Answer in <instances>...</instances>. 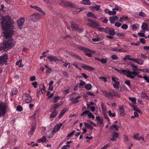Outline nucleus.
Listing matches in <instances>:
<instances>
[{"label": "nucleus", "mask_w": 149, "mask_h": 149, "mask_svg": "<svg viewBox=\"0 0 149 149\" xmlns=\"http://www.w3.org/2000/svg\"><path fill=\"white\" fill-rule=\"evenodd\" d=\"M98 123H99V125L101 126L102 127L104 126V123L103 122L102 120H100L99 121L97 122Z\"/></svg>", "instance_id": "0e129e2a"}, {"label": "nucleus", "mask_w": 149, "mask_h": 149, "mask_svg": "<svg viewBox=\"0 0 149 149\" xmlns=\"http://www.w3.org/2000/svg\"><path fill=\"white\" fill-rule=\"evenodd\" d=\"M129 20L128 17L125 16H122V23L124 22H127V21Z\"/></svg>", "instance_id": "473e14b6"}, {"label": "nucleus", "mask_w": 149, "mask_h": 149, "mask_svg": "<svg viewBox=\"0 0 149 149\" xmlns=\"http://www.w3.org/2000/svg\"><path fill=\"white\" fill-rule=\"evenodd\" d=\"M129 100L132 102V104H135L136 103V98L130 97L129 98Z\"/></svg>", "instance_id": "c85d7f7f"}, {"label": "nucleus", "mask_w": 149, "mask_h": 149, "mask_svg": "<svg viewBox=\"0 0 149 149\" xmlns=\"http://www.w3.org/2000/svg\"><path fill=\"white\" fill-rule=\"evenodd\" d=\"M8 106L6 103H0V118L4 117L7 112V109Z\"/></svg>", "instance_id": "7ed1b4c3"}, {"label": "nucleus", "mask_w": 149, "mask_h": 149, "mask_svg": "<svg viewBox=\"0 0 149 149\" xmlns=\"http://www.w3.org/2000/svg\"><path fill=\"white\" fill-rule=\"evenodd\" d=\"M81 3L85 5H90L91 4V2L89 0H82Z\"/></svg>", "instance_id": "a878e982"}, {"label": "nucleus", "mask_w": 149, "mask_h": 149, "mask_svg": "<svg viewBox=\"0 0 149 149\" xmlns=\"http://www.w3.org/2000/svg\"><path fill=\"white\" fill-rule=\"evenodd\" d=\"M111 50L114 52L121 51V49H118L117 47H111Z\"/></svg>", "instance_id": "72a5a7b5"}, {"label": "nucleus", "mask_w": 149, "mask_h": 149, "mask_svg": "<svg viewBox=\"0 0 149 149\" xmlns=\"http://www.w3.org/2000/svg\"><path fill=\"white\" fill-rule=\"evenodd\" d=\"M36 124L32 125L31 130L34 131L36 129Z\"/></svg>", "instance_id": "774afa93"}, {"label": "nucleus", "mask_w": 149, "mask_h": 149, "mask_svg": "<svg viewBox=\"0 0 149 149\" xmlns=\"http://www.w3.org/2000/svg\"><path fill=\"white\" fill-rule=\"evenodd\" d=\"M73 98H72V99H70V100H72V103L74 104H75L77 103H78L79 101L77 100L75 98H74V100H72L73 99Z\"/></svg>", "instance_id": "603ef678"}, {"label": "nucleus", "mask_w": 149, "mask_h": 149, "mask_svg": "<svg viewBox=\"0 0 149 149\" xmlns=\"http://www.w3.org/2000/svg\"><path fill=\"white\" fill-rule=\"evenodd\" d=\"M98 30L100 31H104L105 29L103 27H99L97 29Z\"/></svg>", "instance_id": "69168bd1"}, {"label": "nucleus", "mask_w": 149, "mask_h": 149, "mask_svg": "<svg viewBox=\"0 0 149 149\" xmlns=\"http://www.w3.org/2000/svg\"><path fill=\"white\" fill-rule=\"evenodd\" d=\"M99 79H102V81L104 82H106L107 81V79L106 77H100Z\"/></svg>", "instance_id": "680f3d73"}, {"label": "nucleus", "mask_w": 149, "mask_h": 149, "mask_svg": "<svg viewBox=\"0 0 149 149\" xmlns=\"http://www.w3.org/2000/svg\"><path fill=\"white\" fill-rule=\"evenodd\" d=\"M62 125V124L61 123H60L56 125L53 129V132H57L59 130Z\"/></svg>", "instance_id": "2eb2a0df"}, {"label": "nucleus", "mask_w": 149, "mask_h": 149, "mask_svg": "<svg viewBox=\"0 0 149 149\" xmlns=\"http://www.w3.org/2000/svg\"><path fill=\"white\" fill-rule=\"evenodd\" d=\"M84 87L87 90H91L92 88V86L91 84H87L84 86Z\"/></svg>", "instance_id": "2f4dec72"}, {"label": "nucleus", "mask_w": 149, "mask_h": 149, "mask_svg": "<svg viewBox=\"0 0 149 149\" xmlns=\"http://www.w3.org/2000/svg\"><path fill=\"white\" fill-rule=\"evenodd\" d=\"M23 100L26 103H30L32 101V98L28 94H24L22 96Z\"/></svg>", "instance_id": "423d86ee"}, {"label": "nucleus", "mask_w": 149, "mask_h": 149, "mask_svg": "<svg viewBox=\"0 0 149 149\" xmlns=\"http://www.w3.org/2000/svg\"><path fill=\"white\" fill-rule=\"evenodd\" d=\"M139 70L141 71H142L143 72H146L148 73H149V70L146 69H139Z\"/></svg>", "instance_id": "6e6d98bb"}, {"label": "nucleus", "mask_w": 149, "mask_h": 149, "mask_svg": "<svg viewBox=\"0 0 149 149\" xmlns=\"http://www.w3.org/2000/svg\"><path fill=\"white\" fill-rule=\"evenodd\" d=\"M110 29H111V28L110 27L106 28L105 29L104 32H106L107 33H109Z\"/></svg>", "instance_id": "5fc2aeb1"}, {"label": "nucleus", "mask_w": 149, "mask_h": 149, "mask_svg": "<svg viewBox=\"0 0 149 149\" xmlns=\"http://www.w3.org/2000/svg\"><path fill=\"white\" fill-rule=\"evenodd\" d=\"M60 97H58V96H57V97H56V96H54V103H56V102L59 99V98H60Z\"/></svg>", "instance_id": "3c124183"}, {"label": "nucleus", "mask_w": 149, "mask_h": 149, "mask_svg": "<svg viewBox=\"0 0 149 149\" xmlns=\"http://www.w3.org/2000/svg\"><path fill=\"white\" fill-rule=\"evenodd\" d=\"M40 16L38 14H34L30 16L31 19L33 22H37L38 20L40 19Z\"/></svg>", "instance_id": "0eeeda50"}, {"label": "nucleus", "mask_w": 149, "mask_h": 149, "mask_svg": "<svg viewBox=\"0 0 149 149\" xmlns=\"http://www.w3.org/2000/svg\"><path fill=\"white\" fill-rule=\"evenodd\" d=\"M134 59L135 60H133V61L135 62L136 63L141 65L143 64V62L141 59L136 58H134Z\"/></svg>", "instance_id": "5701e85b"}, {"label": "nucleus", "mask_w": 149, "mask_h": 149, "mask_svg": "<svg viewBox=\"0 0 149 149\" xmlns=\"http://www.w3.org/2000/svg\"><path fill=\"white\" fill-rule=\"evenodd\" d=\"M119 126L116 125H111L110 127V129L113 130V131H117L118 130Z\"/></svg>", "instance_id": "4be33fe9"}, {"label": "nucleus", "mask_w": 149, "mask_h": 149, "mask_svg": "<svg viewBox=\"0 0 149 149\" xmlns=\"http://www.w3.org/2000/svg\"><path fill=\"white\" fill-rule=\"evenodd\" d=\"M100 20L102 22L105 23H107L108 21L107 19L104 17L100 18Z\"/></svg>", "instance_id": "ea45409f"}, {"label": "nucleus", "mask_w": 149, "mask_h": 149, "mask_svg": "<svg viewBox=\"0 0 149 149\" xmlns=\"http://www.w3.org/2000/svg\"><path fill=\"white\" fill-rule=\"evenodd\" d=\"M82 68H84L86 70H89L90 71H93L95 70L94 68H93L90 67L85 64H84L82 66Z\"/></svg>", "instance_id": "dca6fc26"}, {"label": "nucleus", "mask_w": 149, "mask_h": 149, "mask_svg": "<svg viewBox=\"0 0 149 149\" xmlns=\"http://www.w3.org/2000/svg\"><path fill=\"white\" fill-rule=\"evenodd\" d=\"M47 58L51 62H56L57 61L59 60L57 56H48L47 57Z\"/></svg>", "instance_id": "f8f14e48"}, {"label": "nucleus", "mask_w": 149, "mask_h": 149, "mask_svg": "<svg viewBox=\"0 0 149 149\" xmlns=\"http://www.w3.org/2000/svg\"><path fill=\"white\" fill-rule=\"evenodd\" d=\"M109 34L111 35H113L115 33L114 29L113 28H111L110 29Z\"/></svg>", "instance_id": "a18cd8bd"}, {"label": "nucleus", "mask_w": 149, "mask_h": 149, "mask_svg": "<svg viewBox=\"0 0 149 149\" xmlns=\"http://www.w3.org/2000/svg\"><path fill=\"white\" fill-rule=\"evenodd\" d=\"M69 54L71 56L74 57L76 59H77L79 60H81L82 58L81 56L77 55L76 54H74L72 52H70Z\"/></svg>", "instance_id": "412c9836"}, {"label": "nucleus", "mask_w": 149, "mask_h": 149, "mask_svg": "<svg viewBox=\"0 0 149 149\" xmlns=\"http://www.w3.org/2000/svg\"><path fill=\"white\" fill-rule=\"evenodd\" d=\"M143 78L147 83H149V77L146 75L143 77Z\"/></svg>", "instance_id": "bf43d9fd"}, {"label": "nucleus", "mask_w": 149, "mask_h": 149, "mask_svg": "<svg viewBox=\"0 0 149 149\" xmlns=\"http://www.w3.org/2000/svg\"><path fill=\"white\" fill-rule=\"evenodd\" d=\"M34 132V131L31 130L28 132V134L29 136H31L33 135Z\"/></svg>", "instance_id": "052dcab7"}, {"label": "nucleus", "mask_w": 149, "mask_h": 149, "mask_svg": "<svg viewBox=\"0 0 149 149\" xmlns=\"http://www.w3.org/2000/svg\"><path fill=\"white\" fill-rule=\"evenodd\" d=\"M87 25L90 26L92 27L94 29H97L100 26V24L97 22L94 21L92 23H88Z\"/></svg>", "instance_id": "1a4fd4ad"}, {"label": "nucleus", "mask_w": 149, "mask_h": 149, "mask_svg": "<svg viewBox=\"0 0 149 149\" xmlns=\"http://www.w3.org/2000/svg\"><path fill=\"white\" fill-rule=\"evenodd\" d=\"M125 83L127 84L129 87L131 86L130 82L129 80H126L125 81Z\"/></svg>", "instance_id": "09e8293b"}, {"label": "nucleus", "mask_w": 149, "mask_h": 149, "mask_svg": "<svg viewBox=\"0 0 149 149\" xmlns=\"http://www.w3.org/2000/svg\"><path fill=\"white\" fill-rule=\"evenodd\" d=\"M113 11L109 10L108 12V14L110 15H114L116 14V12L114 10H118V8H115L114 9H113Z\"/></svg>", "instance_id": "393cba45"}, {"label": "nucleus", "mask_w": 149, "mask_h": 149, "mask_svg": "<svg viewBox=\"0 0 149 149\" xmlns=\"http://www.w3.org/2000/svg\"><path fill=\"white\" fill-rule=\"evenodd\" d=\"M60 106V104H55L54 106L53 107L54 110H56V109H57Z\"/></svg>", "instance_id": "8fccbe9b"}, {"label": "nucleus", "mask_w": 149, "mask_h": 149, "mask_svg": "<svg viewBox=\"0 0 149 149\" xmlns=\"http://www.w3.org/2000/svg\"><path fill=\"white\" fill-rule=\"evenodd\" d=\"M14 22L10 16L5 15L2 17L1 25L6 39L5 42L0 45V50L7 51L14 46L15 42L11 36L14 33Z\"/></svg>", "instance_id": "f257e3e1"}, {"label": "nucleus", "mask_w": 149, "mask_h": 149, "mask_svg": "<svg viewBox=\"0 0 149 149\" xmlns=\"http://www.w3.org/2000/svg\"><path fill=\"white\" fill-rule=\"evenodd\" d=\"M88 116L89 118H92L93 119H94L95 118L94 116L90 112H89L88 114Z\"/></svg>", "instance_id": "13d9d810"}, {"label": "nucleus", "mask_w": 149, "mask_h": 149, "mask_svg": "<svg viewBox=\"0 0 149 149\" xmlns=\"http://www.w3.org/2000/svg\"><path fill=\"white\" fill-rule=\"evenodd\" d=\"M132 107H133V110L136 111V112L140 113H141V111L136 106L132 105Z\"/></svg>", "instance_id": "c756f323"}, {"label": "nucleus", "mask_w": 149, "mask_h": 149, "mask_svg": "<svg viewBox=\"0 0 149 149\" xmlns=\"http://www.w3.org/2000/svg\"><path fill=\"white\" fill-rule=\"evenodd\" d=\"M71 25V28L72 31H77L78 32L80 33L84 31V29L83 28H79L78 25L73 22H72Z\"/></svg>", "instance_id": "39448f33"}, {"label": "nucleus", "mask_w": 149, "mask_h": 149, "mask_svg": "<svg viewBox=\"0 0 149 149\" xmlns=\"http://www.w3.org/2000/svg\"><path fill=\"white\" fill-rule=\"evenodd\" d=\"M17 92V91L15 88H13L11 90V94L12 95H16Z\"/></svg>", "instance_id": "7c9ffc66"}, {"label": "nucleus", "mask_w": 149, "mask_h": 149, "mask_svg": "<svg viewBox=\"0 0 149 149\" xmlns=\"http://www.w3.org/2000/svg\"><path fill=\"white\" fill-rule=\"evenodd\" d=\"M68 110V109L66 108L64 109L59 114L58 116L59 118H61Z\"/></svg>", "instance_id": "b1692460"}, {"label": "nucleus", "mask_w": 149, "mask_h": 149, "mask_svg": "<svg viewBox=\"0 0 149 149\" xmlns=\"http://www.w3.org/2000/svg\"><path fill=\"white\" fill-rule=\"evenodd\" d=\"M80 83L79 84V88H81V86H83L85 85L86 84V83L84 81L82 80L80 81Z\"/></svg>", "instance_id": "e433bc0d"}, {"label": "nucleus", "mask_w": 149, "mask_h": 149, "mask_svg": "<svg viewBox=\"0 0 149 149\" xmlns=\"http://www.w3.org/2000/svg\"><path fill=\"white\" fill-rule=\"evenodd\" d=\"M141 28L143 30L147 29L148 28V25L145 22L143 23L141 26Z\"/></svg>", "instance_id": "cd10ccee"}, {"label": "nucleus", "mask_w": 149, "mask_h": 149, "mask_svg": "<svg viewBox=\"0 0 149 149\" xmlns=\"http://www.w3.org/2000/svg\"><path fill=\"white\" fill-rule=\"evenodd\" d=\"M118 137V134L117 132H114L113 134L112 137L111 139V140L112 141H115Z\"/></svg>", "instance_id": "a211bd4d"}, {"label": "nucleus", "mask_w": 149, "mask_h": 149, "mask_svg": "<svg viewBox=\"0 0 149 149\" xmlns=\"http://www.w3.org/2000/svg\"><path fill=\"white\" fill-rule=\"evenodd\" d=\"M60 3L61 6H64L66 8L71 7L72 6L71 3L67 1H61Z\"/></svg>", "instance_id": "6e6552de"}, {"label": "nucleus", "mask_w": 149, "mask_h": 149, "mask_svg": "<svg viewBox=\"0 0 149 149\" xmlns=\"http://www.w3.org/2000/svg\"><path fill=\"white\" fill-rule=\"evenodd\" d=\"M139 27V25L138 24H136L132 26V29L135 30Z\"/></svg>", "instance_id": "79ce46f5"}, {"label": "nucleus", "mask_w": 149, "mask_h": 149, "mask_svg": "<svg viewBox=\"0 0 149 149\" xmlns=\"http://www.w3.org/2000/svg\"><path fill=\"white\" fill-rule=\"evenodd\" d=\"M58 113V111L57 110H54V111L51 113L49 116V117L50 118H54Z\"/></svg>", "instance_id": "aec40b11"}, {"label": "nucleus", "mask_w": 149, "mask_h": 149, "mask_svg": "<svg viewBox=\"0 0 149 149\" xmlns=\"http://www.w3.org/2000/svg\"><path fill=\"white\" fill-rule=\"evenodd\" d=\"M22 62V60H19V61H17L16 63V65H19V67L20 68H22L23 67V65H22L21 63Z\"/></svg>", "instance_id": "f704fd0d"}, {"label": "nucleus", "mask_w": 149, "mask_h": 149, "mask_svg": "<svg viewBox=\"0 0 149 149\" xmlns=\"http://www.w3.org/2000/svg\"><path fill=\"white\" fill-rule=\"evenodd\" d=\"M108 113L109 115L110 116H112L113 117H114L116 116V114L115 113H112L111 111H109L108 112Z\"/></svg>", "instance_id": "de8ad7c7"}, {"label": "nucleus", "mask_w": 149, "mask_h": 149, "mask_svg": "<svg viewBox=\"0 0 149 149\" xmlns=\"http://www.w3.org/2000/svg\"><path fill=\"white\" fill-rule=\"evenodd\" d=\"M42 88L41 89V92L42 94H44L45 93V91L46 89L44 85L42 86Z\"/></svg>", "instance_id": "49530a36"}, {"label": "nucleus", "mask_w": 149, "mask_h": 149, "mask_svg": "<svg viewBox=\"0 0 149 149\" xmlns=\"http://www.w3.org/2000/svg\"><path fill=\"white\" fill-rule=\"evenodd\" d=\"M119 19L118 17L116 16L113 15L109 18V21L111 24H114L115 21H117Z\"/></svg>", "instance_id": "ddd939ff"}, {"label": "nucleus", "mask_w": 149, "mask_h": 149, "mask_svg": "<svg viewBox=\"0 0 149 149\" xmlns=\"http://www.w3.org/2000/svg\"><path fill=\"white\" fill-rule=\"evenodd\" d=\"M141 96L142 97L144 98H145L146 97L147 98L148 97L147 94L143 92L141 93Z\"/></svg>", "instance_id": "c03bdc74"}, {"label": "nucleus", "mask_w": 149, "mask_h": 149, "mask_svg": "<svg viewBox=\"0 0 149 149\" xmlns=\"http://www.w3.org/2000/svg\"><path fill=\"white\" fill-rule=\"evenodd\" d=\"M122 73L124 74H126V76L129 78L134 79L135 76H138L139 72L135 71H131L129 70H122Z\"/></svg>", "instance_id": "f03ea898"}, {"label": "nucleus", "mask_w": 149, "mask_h": 149, "mask_svg": "<svg viewBox=\"0 0 149 149\" xmlns=\"http://www.w3.org/2000/svg\"><path fill=\"white\" fill-rule=\"evenodd\" d=\"M111 80L113 81L116 83V84H120L119 82L118 81V79L116 77L114 76H112Z\"/></svg>", "instance_id": "bb28decb"}, {"label": "nucleus", "mask_w": 149, "mask_h": 149, "mask_svg": "<svg viewBox=\"0 0 149 149\" xmlns=\"http://www.w3.org/2000/svg\"><path fill=\"white\" fill-rule=\"evenodd\" d=\"M131 66L133 68L132 70H134V71H136L137 70H139V69L137 68V67L136 65H134L132 63L131 65Z\"/></svg>", "instance_id": "4c0bfd02"}, {"label": "nucleus", "mask_w": 149, "mask_h": 149, "mask_svg": "<svg viewBox=\"0 0 149 149\" xmlns=\"http://www.w3.org/2000/svg\"><path fill=\"white\" fill-rule=\"evenodd\" d=\"M16 110L17 111L21 112L22 111L23 108L21 105H19L17 107Z\"/></svg>", "instance_id": "58836bf2"}, {"label": "nucleus", "mask_w": 149, "mask_h": 149, "mask_svg": "<svg viewBox=\"0 0 149 149\" xmlns=\"http://www.w3.org/2000/svg\"><path fill=\"white\" fill-rule=\"evenodd\" d=\"M78 48L79 49L83 51L85 53V55L89 57H91L92 56L91 53L95 54V51L91 50L84 47L79 46Z\"/></svg>", "instance_id": "20e7f679"}, {"label": "nucleus", "mask_w": 149, "mask_h": 149, "mask_svg": "<svg viewBox=\"0 0 149 149\" xmlns=\"http://www.w3.org/2000/svg\"><path fill=\"white\" fill-rule=\"evenodd\" d=\"M24 18H22L21 19H19L17 21V24H18V25L19 26V28L20 29H21V27L20 26H21L24 23Z\"/></svg>", "instance_id": "f3484780"}, {"label": "nucleus", "mask_w": 149, "mask_h": 149, "mask_svg": "<svg viewBox=\"0 0 149 149\" xmlns=\"http://www.w3.org/2000/svg\"><path fill=\"white\" fill-rule=\"evenodd\" d=\"M140 42L142 44H144L146 43V40L143 38H141L140 40Z\"/></svg>", "instance_id": "e2e57ef3"}, {"label": "nucleus", "mask_w": 149, "mask_h": 149, "mask_svg": "<svg viewBox=\"0 0 149 149\" xmlns=\"http://www.w3.org/2000/svg\"><path fill=\"white\" fill-rule=\"evenodd\" d=\"M130 56L129 55H127L125 56V58H124V60H126L127 59H128L130 61H133L134 60H135V59H134V58H130Z\"/></svg>", "instance_id": "c9c22d12"}, {"label": "nucleus", "mask_w": 149, "mask_h": 149, "mask_svg": "<svg viewBox=\"0 0 149 149\" xmlns=\"http://www.w3.org/2000/svg\"><path fill=\"white\" fill-rule=\"evenodd\" d=\"M128 27V25L126 24H124L122 25V29H127Z\"/></svg>", "instance_id": "864d4df0"}, {"label": "nucleus", "mask_w": 149, "mask_h": 149, "mask_svg": "<svg viewBox=\"0 0 149 149\" xmlns=\"http://www.w3.org/2000/svg\"><path fill=\"white\" fill-rule=\"evenodd\" d=\"M30 6L31 7L33 8L34 9L40 12L43 15H46V13H45V12L43 11L40 8L37 6H33L32 5H31Z\"/></svg>", "instance_id": "4468645a"}, {"label": "nucleus", "mask_w": 149, "mask_h": 149, "mask_svg": "<svg viewBox=\"0 0 149 149\" xmlns=\"http://www.w3.org/2000/svg\"><path fill=\"white\" fill-rule=\"evenodd\" d=\"M32 85L33 86L34 88H36L37 87V83L36 81L32 83Z\"/></svg>", "instance_id": "338daca9"}, {"label": "nucleus", "mask_w": 149, "mask_h": 149, "mask_svg": "<svg viewBox=\"0 0 149 149\" xmlns=\"http://www.w3.org/2000/svg\"><path fill=\"white\" fill-rule=\"evenodd\" d=\"M75 131H73L68 134L67 136V137L68 138V139L70 138V137H71L73 136L74 133H75Z\"/></svg>", "instance_id": "a19ab883"}, {"label": "nucleus", "mask_w": 149, "mask_h": 149, "mask_svg": "<svg viewBox=\"0 0 149 149\" xmlns=\"http://www.w3.org/2000/svg\"><path fill=\"white\" fill-rule=\"evenodd\" d=\"M107 62V60L106 58H102L100 59V62L102 63H105Z\"/></svg>", "instance_id": "4d7b16f0"}, {"label": "nucleus", "mask_w": 149, "mask_h": 149, "mask_svg": "<svg viewBox=\"0 0 149 149\" xmlns=\"http://www.w3.org/2000/svg\"><path fill=\"white\" fill-rule=\"evenodd\" d=\"M8 56L7 54L3 55L2 56L0 57V65L4 62L7 61Z\"/></svg>", "instance_id": "9b49d317"}, {"label": "nucleus", "mask_w": 149, "mask_h": 149, "mask_svg": "<svg viewBox=\"0 0 149 149\" xmlns=\"http://www.w3.org/2000/svg\"><path fill=\"white\" fill-rule=\"evenodd\" d=\"M102 92L105 97H107L109 99L111 100L113 98V95L111 92H107L106 91H102Z\"/></svg>", "instance_id": "9d476101"}, {"label": "nucleus", "mask_w": 149, "mask_h": 149, "mask_svg": "<svg viewBox=\"0 0 149 149\" xmlns=\"http://www.w3.org/2000/svg\"><path fill=\"white\" fill-rule=\"evenodd\" d=\"M47 141H48L45 136H43L42 138L38 139L37 141V142L39 143L41 142L45 143Z\"/></svg>", "instance_id": "6ab92c4d"}, {"label": "nucleus", "mask_w": 149, "mask_h": 149, "mask_svg": "<svg viewBox=\"0 0 149 149\" xmlns=\"http://www.w3.org/2000/svg\"><path fill=\"white\" fill-rule=\"evenodd\" d=\"M89 111L88 110L85 111L83 112L82 114H81L80 115L81 116H85V115H88V114L89 113Z\"/></svg>", "instance_id": "37998d69"}]
</instances>
